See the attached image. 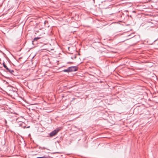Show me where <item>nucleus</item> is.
Returning <instances> with one entry per match:
<instances>
[{"mask_svg": "<svg viewBox=\"0 0 158 158\" xmlns=\"http://www.w3.org/2000/svg\"><path fill=\"white\" fill-rule=\"evenodd\" d=\"M36 158H48V157L47 156H44L41 157H38Z\"/></svg>", "mask_w": 158, "mask_h": 158, "instance_id": "423d86ee", "label": "nucleus"}, {"mask_svg": "<svg viewBox=\"0 0 158 158\" xmlns=\"http://www.w3.org/2000/svg\"><path fill=\"white\" fill-rule=\"evenodd\" d=\"M59 130L60 129L59 128H57L56 130H54L53 131L50 133V136L51 137H52L55 135L59 131Z\"/></svg>", "mask_w": 158, "mask_h": 158, "instance_id": "f257e3e1", "label": "nucleus"}, {"mask_svg": "<svg viewBox=\"0 0 158 158\" xmlns=\"http://www.w3.org/2000/svg\"><path fill=\"white\" fill-rule=\"evenodd\" d=\"M70 72L75 71L77 70V68L76 66H72L69 67Z\"/></svg>", "mask_w": 158, "mask_h": 158, "instance_id": "f03ea898", "label": "nucleus"}, {"mask_svg": "<svg viewBox=\"0 0 158 158\" xmlns=\"http://www.w3.org/2000/svg\"><path fill=\"white\" fill-rule=\"evenodd\" d=\"M3 66L6 69L10 72V73L12 74L14 72V71L13 70H10L9 69L8 67H7L6 65L4 63H3Z\"/></svg>", "mask_w": 158, "mask_h": 158, "instance_id": "7ed1b4c3", "label": "nucleus"}, {"mask_svg": "<svg viewBox=\"0 0 158 158\" xmlns=\"http://www.w3.org/2000/svg\"><path fill=\"white\" fill-rule=\"evenodd\" d=\"M40 39V38L37 37V38H35L34 39V41H35V40H37Z\"/></svg>", "mask_w": 158, "mask_h": 158, "instance_id": "0eeeda50", "label": "nucleus"}, {"mask_svg": "<svg viewBox=\"0 0 158 158\" xmlns=\"http://www.w3.org/2000/svg\"><path fill=\"white\" fill-rule=\"evenodd\" d=\"M131 36V37H130V38H132V37H133L134 36V34H131L130 35H128V36Z\"/></svg>", "mask_w": 158, "mask_h": 158, "instance_id": "39448f33", "label": "nucleus"}, {"mask_svg": "<svg viewBox=\"0 0 158 158\" xmlns=\"http://www.w3.org/2000/svg\"><path fill=\"white\" fill-rule=\"evenodd\" d=\"M63 71L64 72H70L69 71V68L68 69H66L64 70Z\"/></svg>", "mask_w": 158, "mask_h": 158, "instance_id": "20e7f679", "label": "nucleus"}]
</instances>
